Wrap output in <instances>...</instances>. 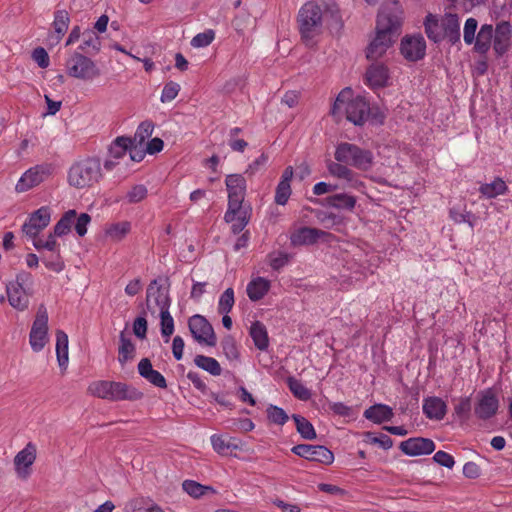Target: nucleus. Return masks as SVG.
<instances>
[{
    "instance_id": "nucleus-41",
    "label": "nucleus",
    "mask_w": 512,
    "mask_h": 512,
    "mask_svg": "<svg viewBox=\"0 0 512 512\" xmlns=\"http://www.w3.org/2000/svg\"><path fill=\"white\" fill-rule=\"evenodd\" d=\"M183 490L193 498H200L207 493L215 494L216 491L211 486H204L193 480H185L182 484Z\"/></svg>"
},
{
    "instance_id": "nucleus-56",
    "label": "nucleus",
    "mask_w": 512,
    "mask_h": 512,
    "mask_svg": "<svg viewBox=\"0 0 512 512\" xmlns=\"http://www.w3.org/2000/svg\"><path fill=\"white\" fill-rule=\"evenodd\" d=\"M180 91V85L174 81L167 82L161 92L160 100L162 103L173 101Z\"/></svg>"
},
{
    "instance_id": "nucleus-32",
    "label": "nucleus",
    "mask_w": 512,
    "mask_h": 512,
    "mask_svg": "<svg viewBox=\"0 0 512 512\" xmlns=\"http://www.w3.org/2000/svg\"><path fill=\"white\" fill-rule=\"evenodd\" d=\"M69 341L68 335L62 331H56V356L57 362L61 369L66 370L69 362Z\"/></svg>"
},
{
    "instance_id": "nucleus-17",
    "label": "nucleus",
    "mask_w": 512,
    "mask_h": 512,
    "mask_svg": "<svg viewBox=\"0 0 512 512\" xmlns=\"http://www.w3.org/2000/svg\"><path fill=\"white\" fill-rule=\"evenodd\" d=\"M400 450L407 456L429 455L435 450V443L428 438H409L400 444Z\"/></svg>"
},
{
    "instance_id": "nucleus-60",
    "label": "nucleus",
    "mask_w": 512,
    "mask_h": 512,
    "mask_svg": "<svg viewBox=\"0 0 512 512\" xmlns=\"http://www.w3.org/2000/svg\"><path fill=\"white\" fill-rule=\"evenodd\" d=\"M40 68H47L50 64V59L47 51L42 47H37L33 50L31 55Z\"/></svg>"
},
{
    "instance_id": "nucleus-40",
    "label": "nucleus",
    "mask_w": 512,
    "mask_h": 512,
    "mask_svg": "<svg viewBox=\"0 0 512 512\" xmlns=\"http://www.w3.org/2000/svg\"><path fill=\"white\" fill-rule=\"evenodd\" d=\"M331 207L352 211L356 205V198L347 193L334 194L327 199Z\"/></svg>"
},
{
    "instance_id": "nucleus-38",
    "label": "nucleus",
    "mask_w": 512,
    "mask_h": 512,
    "mask_svg": "<svg viewBox=\"0 0 512 512\" xmlns=\"http://www.w3.org/2000/svg\"><path fill=\"white\" fill-rule=\"evenodd\" d=\"M194 364L212 376H219L222 373V368L219 362L215 358L209 356L196 355L194 358Z\"/></svg>"
},
{
    "instance_id": "nucleus-33",
    "label": "nucleus",
    "mask_w": 512,
    "mask_h": 512,
    "mask_svg": "<svg viewBox=\"0 0 512 512\" xmlns=\"http://www.w3.org/2000/svg\"><path fill=\"white\" fill-rule=\"evenodd\" d=\"M507 192V184L499 177L495 178L491 183H483L479 187V193L485 199H493L497 196L505 195Z\"/></svg>"
},
{
    "instance_id": "nucleus-61",
    "label": "nucleus",
    "mask_w": 512,
    "mask_h": 512,
    "mask_svg": "<svg viewBox=\"0 0 512 512\" xmlns=\"http://www.w3.org/2000/svg\"><path fill=\"white\" fill-rule=\"evenodd\" d=\"M471 411V402L468 397L461 398L459 403L455 405L454 412L457 417L467 419Z\"/></svg>"
},
{
    "instance_id": "nucleus-26",
    "label": "nucleus",
    "mask_w": 512,
    "mask_h": 512,
    "mask_svg": "<svg viewBox=\"0 0 512 512\" xmlns=\"http://www.w3.org/2000/svg\"><path fill=\"white\" fill-rule=\"evenodd\" d=\"M125 512H165L149 497H136L126 502Z\"/></svg>"
},
{
    "instance_id": "nucleus-7",
    "label": "nucleus",
    "mask_w": 512,
    "mask_h": 512,
    "mask_svg": "<svg viewBox=\"0 0 512 512\" xmlns=\"http://www.w3.org/2000/svg\"><path fill=\"white\" fill-rule=\"evenodd\" d=\"M65 71L68 76L86 82H92L101 75L95 61L80 51H74L66 58Z\"/></svg>"
},
{
    "instance_id": "nucleus-54",
    "label": "nucleus",
    "mask_w": 512,
    "mask_h": 512,
    "mask_svg": "<svg viewBox=\"0 0 512 512\" xmlns=\"http://www.w3.org/2000/svg\"><path fill=\"white\" fill-rule=\"evenodd\" d=\"M477 28H478V21L475 18H468L465 21L464 29H463V39L465 44L471 45L475 41V38L477 36Z\"/></svg>"
},
{
    "instance_id": "nucleus-48",
    "label": "nucleus",
    "mask_w": 512,
    "mask_h": 512,
    "mask_svg": "<svg viewBox=\"0 0 512 512\" xmlns=\"http://www.w3.org/2000/svg\"><path fill=\"white\" fill-rule=\"evenodd\" d=\"M78 49L83 52L96 54L101 49V40L93 31L85 32L84 40Z\"/></svg>"
},
{
    "instance_id": "nucleus-18",
    "label": "nucleus",
    "mask_w": 512,
    "mask_h": 512,
    "mask_svg": "<svg viewBox=\"0 0 512 512\" xmlns=\"http://www.w3.org/2000/svg\"><path fill=\"white\" fill-rule=\"evenodd\" d=\"M252 208L244 199L228 201V209L224 219L227 223L238 222L239 224H248L251 218Z\"/></svg>"
},
{
    "instance_id": "nucleus-8",
    "label": "nucleus",
    "mask_w": 512,
    "mask_h": 512,
    "mask_svg": "<svg viewBox=\"0 0 512 512\" xmlns=\"http://www.w3.org/2000/svg\"><path fill=\"white\" fill-rule=\"evenodd\" d=\"M327 169L332 177L338 179V188L364 192L365 183L362 181L361 176L350 167L337 162H329Z\"/></svg>"
},
{
    "instance_id": "nucleus-2",
    "label": "nucleus",
    "mask_w": 512,
    "mask_h": 512,
    "mask_svg": "<svg viewBox=\"0 0 512 512\" xmlns=\"http://www.w3.org/2000/svg\"><path fill=\"white\" fill-rule=\"evenodd\" d=\"M342 113H345L348 121L355 125H362L370 113L369 102L363 96L354 97L351 88H344L336 97L332 107L334 116H339Z\"/></svg>"
},
{
    "instance_id": "nucleus-55",
    "label": "nucleus",
    "mask_w": 512,
    "mask_h": 512,
    "mask_svg": "<svg viewBox=\"0 0 512 512\" xmlns=\"http://www.w3.org/2000/svg\"><path fill=\"white\" fill-rule=\"evenodd\" d=\"M221 347L224 355L229 361H235L239 359V350L235 340L232 337H226L221 342Z\"/></svg>"
},
{
    "instance_id": "nucleus-37",
    "label": "nucleus",
    "mask_w": 512,
    "mask_h": 512,
    "mask_svg": "<svg viewBox=\"0 0 512 512\" xmlns=\"http://www.w3.org/2000/svg\"><path fill=\"white\" fill-rule=\"evenodd\" d=\"M131 146L130 137H117L109 146L108 154L110 155V158L119 161L126 156V153Z\"/></svg>"
},
{
    "instance_id": "nucleus-13",
    "label": "nucleus",
    "mask_w": 512,
    "mask_h": 512,
    "mask_svg": "<svg viewBox=\"0 0 512 512\" xmlns=\"http://www.w3.org/2000/svg\"><path fill=\"white\" fill-rule=\"evenodd\" d=\"M37 456L35 444L29 442L14 457V469L18 478L27 479L31 475V467Z\"/></svg>"
},
{
    "instance_id": "nucleus-3",
    "label": "nucleus",
    "mask_w": 512,
    "mask_h": 512,
    "mask_svg": "<svg viewBox=\"0 0 512 512\" xmlns=\"http://www.w3.org/2000/svg\"><path fill=\"white\" fill-rule=\"evenodd\" d=\"M334 158V162L362 172L370 171L375 163L374 153L370 149L349 142H341L336 146Z\"/></svg>"
},
{
    "instance_id": "nucleus-1",
    "label": "nucleus",
    "mask_w": 512,
    "mask_h": 512,
    "mask_svg": "<svg viewBox=\"0 0 512 512\" xmlns=\"http://www.w3.org/2000/svg\"><path fill=\"white\" fill-rule=\"evenodd\" d=\"M402 22V11L398 1L385 2L377 17L376 34L366 49L369 60L381 58L396 41Z\"/></svg>"
},
{
    "instance_id": "nucleus-30",
    "label": "nucleus",
    "mask_w": 512,
    "mask_h": 512,
    "mask_svg": "<svg viewBox=\"0 0 512 512\" xmlns=\"http://www.w3.org/2000/svg\"><path fill=\"white\" fill-rule=\"evenodd\" d=\"M364 417L376 424H381L392 419L393 410L388 405L375 404L365 410Z\"/></svg>"
},
{
    "instance_id": "nucleus-43",
    "label": "nucleus",
    "mask_w": 512,
    "mask_h": 512,
    "mask_svg": "<svg viewBox=\"0 0 512 512\" xmlns=\"http://www.w3.org/2000/svg\"><path fill=\"white\" fill-rule=\"evenodd\" d=\"M308 460L319 462L322 464H331L334 461L333 453L326 447L321 445H312Z\"/></svg>"
},
{
    "instance_id": "nucleus-5",
    "label": "nucleus",
    "mask_w": 512,
    "mask_h": 512,
    "mask_svg": "<svg viewBox=\"0 0 512 512\" xmlns=\"http://www.w3.org/2000/svg\"><path fill=\"white\" fill-rule=\"evenodd\" d=\"M298 24L303 42L307 46L314 45V39L321 33L323 11L315 2L305 3L298 12Z\"/></svg>"
},
{
    "instance_id": "nucleus-53",
    "label": "nucleus",
    "mask_w": 512,
    "mask_h": 512,
    "mask_svg": "<svg viewBox=\"0 0 512 512\" xmlns=\"http://www.w3.org/2000/svg\"><path fill=\"white\" fill-rule=\"evenodd\" d=\"M215 39V32L212 29L205 30L204 32L195 35L190 44L194 48H203L209 46Z\"/></svg>"
},
{
    "instance_id": "nucleus-64",
    "label": "nucleus",
    "mask_w": 512,
    "mask_h": 512,
    "mask_svg": "<svg viewBox=\"0 0 512 512\" xmlns=\"http://www.w3.org/2000/svg\"><path fill=\"white\" fill-rule=\"evenodd\" d=\"M164 142L162 139L155 137L146 143L145 151L147 154L154 155L163 150Z\"/></svg>"
},
{
    "instance_id": "nucleus-9",
    "label": "nucleus",
    "mask_w": 512,
    "mask_h": 512,
    "mask_svg": "<svg viewBox=\"0 0 512 512\" xmlns=\"http://www.w3.org/2000/svg\"><path fill=\"white\" fill-rule=\"evenodd\" d=\"M48 341V312L46 307L41 304L37 309L36 317L29 333V344L34 352H40Z\"/></svg>"
},
{
    "instance_id": "nucleus-44",
    "label": "nucleus",
    "mask_w": 512,
    "mask_h": 512,
    "mask_svg": "<svg viewBox=\"0 0 512 512\" xmlns=\"http://www.w3.org/2000/svg\"><path fill=\"white\" fill-rule=\"evenodd\" d=\"M292 258V255L288 252L277 250L272 251L267 255V261L270 267L278 271L288 265Z\"/></svg>"
},
{
    "instance_id": "nucleus-22",
    "label": "nucleus",
    "mask_w": 512,
    "mask_h": 512,
    "mask_svg": "<svg viewBox=\"0 0 512 512\" xmlns=\"http://www.w3.org/2000/svg\"><path fill=\"white\" fill-rule=\"evenodd\" d=\"M139 375L157 388L165 389L167 382L165 377L157 370H154L148 358L140 360L137 366Z\"/></svg>"
},
{
    "instance_id": "nucleus-50",
    "label": "nucleus",
    "mask_w": 512,
    "mask_h": 512,
    "mask_svg": "<svg viewBox=\"0 0 512 512\" xmlns=\"http://www.w3.org/2000/svg\"><path fill=\"white\" fill-rule=\"evenodd\" d=\"M235 303L233 288H227L220 296L218 311L220 314H228Z\"/></svg>"
},
{
    "instance_id": "nucleus-35",
    "label": "nucleus",
    "mask_w": 512,
    "mask_h": 512,
    "mask_svg": "<svg viewBox=\"0 0 512 512\" xmlns=\"http://www.w3.org/2000/svg\"><path fill=\"white\" fill-rule=\"evenodd\" d=\"M250 336H251L255 346L259 350L264 351L268 348L269 338H268L267 329L264 326V324H262L259 321L252 323V325L250 327Z\"/></svg>"
},
{
    "instance_id": "nucleus-59",
    "label": "nucleus",
    "mask_w": 512,
    "mask_h": 512,
    "mask_svg": "<svg viewBox=\"0 0 512 512\" xmlns=\"http://www.w3.org/2000/svg\"><path fill=\"white\" fill-rule=\"evenodd\" d=\"M244 228L245 226H233V233L239 236L234 245L235 250H240L248 244L250 235L248 231H243Z\"/></svg>"
},
{
    "instance_id": "nucleus-57",
    "label": "nucleus",
    "mask_w": 512,
    "mask_h": 512,
    "mask_svg": "<svg viewBox=\"0 0 512 512\" xmlns=\"http://www.w3.org/2000/svg\"><path fill=\"white\" fill-rule=\"evenodd\" d=\"M148 190L145 185L138 184L133 186L126 194L129 203H138L146 198Z\"/></svg>"
},
{
    "instance_id": "nucleus-25",
    "label": "nucleus",
    "mask_w": 512,
    "mask_h": 512,
    "mask_svg": "<svg viewBox=\"0 0 512 512\" xmlns=\"http://www.w3.org/2000/svg\"><path fill=\"white\" fill-rule=\"evenodd\" d=\"M423 412L431 420H442L446 415L447 405L439 397H428L423 400Z\"/></svg>"
},
{
    "instance_id": "nucleus-24",
    "label": "nucleus",
    "mask_w": 512,
    "mask_h": 512,
    "mask_svg": "<svg viewBox=\"0 0 512 512\" xmlns=\"http://www.w3.org/2000/svg\"><path fill=\"white\" fill-rule=\"evenodd\" d=\"M494 28L491 24H483L475 38L474 51L480 55H486L493 46Z\"/></svg>"
},
{
    "instance_id": "nucleus-34",
    "label": "nucleus",
    "mask_w": 512,
    "mask_h": 512,
    "mask_svg": "<svg viewBox=\"0 0 512 512\" xmlns=\"http://www.w3.org/2000/svg\"><path fill=\"white\" fill-rule=\"evenodd\" d=\"M70 17L66 10H57L54 13V21L52 23L53 32L52 38L58 43L68 30Z\"/></svg>"
},
{
    "instance_id": "nucleus-47",
    "label": "nucleus",
    "mask_w": 512,
    "mask_h": 512,
    "mask_svg": "<svg viewBox=\"0 0 512 512\" xmlns=\"http://www.w3.org/2000/svg\"><path fill=\"white\" fill-rule=\"evenodd\" d=\"M287 384L291 393L299 400L307 401L311 398V391L300 380L289 377Z\"/></svg>"
},
{
    "instance_id": "nucleus-21",
    "label": "nucleus",
    "mask_w": 512,
    "mask_h": 512,
    "mask_svg": "<svg viewBox=\"0 0 512 512\" xmlns=\"http://www.w3.org/2000/svg\"><path fill=\"white\" fill-rule=\"evenodd\" d=\"M389 79V70L383 63H373L366 69L364 80L371 89L387 86Z\"/></svg>"
},
{
    "instance_id": "nucleus-28",
    "label": "nucleus",
    "mask_w": 512,
    "mask_h": 512,
    "mask_svg": "<svg viewBox=\"0 0 512 512\" xmlns=\"http://www.w3.org/2000/svg\"><path fill=\"white\" fill-rule=\"evenodd\" d=\"M271 282L264 277L253 278L247 285L246 292L251 301L262 299L270 290Z\"/></svg>"
},
{
    "instance_id": "nucleus-51",
    "label": "nucleus",
    "mask_w": 512,
    "mask_h": 512,
    "mask_svg": "<svg viewBox=\"0 0 512 512\" xmlns=\"http://www.w3.org/2000/svg\"><path fill=\"white\" fill-rule=\"evenodd\" d=\"M267 417L270 422L283 426L289 419L287 413L280 407L270 404L267 407Z\"/></svg>"
},
{
    "instance_id": "nucleus-36",
    "label": "nucleus",
    "mask_w": 512,
    "mask_h": 512,
    "mask_svg": "<svg viewBox=\"0 0 512 512\" xmlns=\"http://www.w3.org/2000/svg\"><path fill=\"white\" fill-rule=\"evenodd\" d=\"M424 26L426 35L430 40L437 43L443 39L442 22L439 23L436 16L428 14L426 16Z\"/></svg>"
},
{
    "instance_id": "nucleus-45",
    "label": "nucleus",
    "mask_w": 512,
    "mask_h": 512,
    "mask_svg": "<svg viewBox=\"0 0 512 512\" xmlns=\"http://www.w3.org/2000/svg\"><path fill=\"white\" fill-rule=\"evenodd\" d=\"M292 418L295 421L297 432L303 438L307 440H313L316 438V432L313 425L305 417L294 414Z\"/></svg>"
},
{
    "instance_id": "nucleus-4",
    "label": "nucleus",
    "mask_w": 512,
    "mask_h": 512,
    "mask_svg": "<svg viewBox=\"0 0 512 512\" xmlns=\"http://www.w3.org/2000/svg\"><path fill=\"white\" fill-rule=\"evenodd\" d=\"M87 391L92 396L114 402L135 401L143 397L142 392L128 384L108 380L93 381Z\"/></svg>"
},
{
    "instance_id": "nucleus-12",
    "label": "nucleus",
    "mask_w": 512,
    "mask_h": 512,
    "mask_svg": "<svg viewBox=\"0 0 512 512\" xmlns=\"http://www.w3.org/2000/svg\"><path fill=\"white\" fill-rule=\"evenodd\" d=\"M189 330L194 339L208 346L216 345V336L211 324L201 315H194L189 319Z\"/></svg>"
},
{
    "instance_id": "nucleus-10",
    "label": "nucleus",
    "mask_w": 512,
    "mask_h": 512,
    "mask_svg": "<svg viewBox=\"0 0 512 512\" xmlns=\"http://www.w3.org/2000/svg\"><path fill=\"white\" fill-rule=\"evenodd\" d=\"M499 399L492 389L480 391L476 396L474 414L481 420H488L496 415Z\"/></svg>"
},
{
    "instance_id": "nucleus-62",
    "label": "nucleus",
    "mask_w": 512,
    "mask_h": 512,
    "mask_svg": "<svg viewBox=\"0 0 512 512\" xmlns=\"http://www.w3.org/2000/svg\"><path fill=\"white\" fill-rule=\"evenodd\" d=\"M433 460L437 464L449 469H451L455 464L454 458L444 451H437L433 456Z\"/></svg>"
},
{
    "instance_id": "nucleus-11",
    "label": "nucleus",
    "mask_w": 512,
    "mask_h": 512,
    "mask_svg": "<svg viewBox=\"0 0 512 512\" xmlns=\"http://www.w3.org/2000/svg\"><path fill=\"white\" fill-rule=\"evenodd\" d=\"M147 309L152 313L157 311L169 310L170 298L168 289L159 284L157 280H153L146 292Z\"/></svg>"
},
{
    "instance_id": "nucleus-27",
    "label": "nucleus",
    "mask_w": 512,
    "mask_h": 512,
    "mask_svg": "<svg viewBox=\"0 0 512 512\" xmlns=\"http://www.w3.org/2000/svg\"><path fill=\"white\" fill-rule=\"evenodd\" d=\"M210 442L213 450L219 455H227L230 450L240 449L237 440L227 435L213 434L210 437Z\"/></svg>"
},
{
    "instance_id": "nucleus-19",
    "label": "nucleus",
    "mask_w": 512,
    "mask_h": 512,
    "mask_svg": "<svg viewBox=\"0 0 512 512\" xmlns=\"http://www.w3.org/2000/svg\"><path fill=\"white\" fill-rule=\"evenodd\" d=\"M6 293L9 304L18 311H24L29 306V297L26 289L20 282V277L9 282L6 286Z\"/></svg>"
},
{
    "instance_id": "nucleus-15",
    "label": "nucleus",
    "mask_w": 512,
    "mask_h": 512,
    "mask_svg": "<svg viewBox=\"0 0 512 512\" xmlns=\"http://www.w3.org/2000/svg\"><path fill=\"white\" fill-rule=\"evenodd\" d=\"M401 54L409 61H418L425 56L426 42L422 35L405 36L401 41Z\"/></svg>"
},
{
    "instance_id": "nucleus-46",
    "label": "nucleus",
    "mask_w": 512,
    "mask_h": 512,
    "mask_svg": "<svg viewBox=\"0 0 512 512\" xmlns=\"http://www.w3.org/2000/svg\"><path fill=\"white\" fill-rule=\"evenodd\" d=\"M91 217L87 213H78L75 209L66 211L56 224H89Z\"/></svg>"
},
{
    "instance_id": "nucleus-31",
    "label": "nucleus",
    "mask_w": 512,
    "mask_h": 512,
    "mask_svg": "<svg viewBox=\"0 0 512 512\" xmlns=\"http://www.w3.org/2000/svg\"><path fill=\"white\" fill-rule=\"evenodd\" d=\"M443 38L446 37L452 44L460 41V23L456 14H447L442 20Z\"/></svg>"
},
{
    "instance_id": "nucleus-6",
    "label": "nucleus",
    "mask_w": 512,
    "mask_h": 512,
    "mask_svg": "<svg viewBox=\"0 0 512 512\" xmlns=\"http://www.w3.org/2000/svg\"><path fill=\"white\" fill-rule=\"evenodd\" d=\"M101 164L97 158H86L74 163L68 171V182L77 189L91 187L101 178Z\"/></svg>"
},
{
    "instance_id": "nucleus-49",
    "label": "nucleus",
    "mask_w": 512,
    "mask_h": 512,
    "mask_svg": "<svg viewBox=\"0 0 512 512\" xmlns=\"http://www.w3.org/2000/svg\"><path fill=\"white\" fill-rule=\"evenodd\" d=\"M51 220V209L48 206H42L32 212L24 224H49Z\"/></svg>"
},
{
    "instance_id": "nucleus-20",
    "label": "nucleus",
    "mask_w": 512,
    "mask_h": 512,
    "mask_svg": "<svg viewBox=\"0 0 512 512\" xmlns=\"http://www.w3.org/2000/svg\"><path fill=\"white\" fill-rule=\"evenodd\" d=\"M512 27L507 21H501L496 24L493 37V50L499 57L503 56L509 50L511 45Z\"/></svg>"
},
{
    "instance_id": "nucleus-52",
    "label": "nucleus",
    "mask_w": 512,
    "mask_h": 512,
    "mask_svg": "<svg viewBox=\"0 0 512 512\" xmlns=\"http://www.w3.org/2000/svg\"><path fill=\"white\" fill-rule=\"evenodd\" d=\"M161 318V334L166 338V342L169 341L170 336L174 332V320L169 310L159 312Z\"/></svg>"
},
{
    "instance_id": "nucleus-14",
    "label": "nucleus",
    "mask_w": 512,
    "mask_h": 512,
    "mask_svg": "<svg viewBox=\"0 0 512 512\" xmlns=\"http://www.w3.org/2000/svg\"><path fill=\"white\" fill-rule=\"evenodd\" d=\"M51 174L50 165H36L28 169L16 184L17 192H26L42 183Z\"/></svg>"
},
{
    "instance_id": "nucleus-58",
    "label": "nucleus",
    "mask_w": 512,
    "mask_h": 512,
    "mask_svg": "<svg viewBox=\"0 0 512 512\" xmlns=\"http://www.w3.org/2000/svg\"><path fill=\"white\" fill-rule=\"evenodd\" d=\"M291 185L279 182L275 191V202L285 205L291 196Z\"/></svg>"
},
{
    "instance_id": "nucleus-29",
    "label": "nucleus",
    "mask_w": 512,
    "mask_h": 512,
    "mask_svg": "<svg viewBox=\"0 0 512 512\" xmlns=\"http://www.w3.org/2000/svg\"><path fill=\"white\" fill-rule=\"evenodd\" d=\"M324 233L307 226L301 227L291 236V243L297 245H309L315 243Z\"/></svg>"
},
{
    "instance_id": "nucleus-42",
    "label": "nucleus",
    "mask_w": 512,
    "mask_h": 512,
    "mask_svg": "<svg viewBox=\"0 0 512 512\" xmlns=\"http://www.w3.org/2000/svg\"><path fill=\"white\" fill-rule=\"evenodd\" d=\"M154 131V124L151 121H144L140 123L137 130L131 140V145L143 146L144 143L151 137Z\"/></svg>"
},
{
    "instance_id": "nucleus-63",
    "label": "nucleus",
    "mask_w": 512,
    "mask_h": 512,
    "mask_svg": "<svg viewBox=\"0 0 512 512\" xmlns=\"http://www.w3.org/2000/svg\"><path fill=\"white\" fill-rule=\"evenodd\" d=\"M133 332L140 338L144 339L147 333V321L144 317H137L133 323Z\"/></svg>"
},
{
    "instance_id": "nucleus-39",
    "label": "nucleus",
    "mask_w": 512,
    "mask_h": 512,
    "mask_svg": "<svg viewBox=\"0 0 512 512\" xmlns=\"http://www.w3.org/2000/svg\"><path fill=\"white\" fill-rule=\"evenodd\" d=\"M118 352V361L122 366L135 357L136 347L130 339L125 337L124 332H121L120 334V346Z\"/></svg>"
},
{
    "instance_id": "nucleus-16",
    "label": "nucleus",
    "mask_w": 512,
    "mask_h": 512,
    "mask_svg": "<svg viewBox=\"0 0 512 512\" xmlns=\"http://www.w3.org/2000/svg\"><path fill=\"white\" fill-rule=\"evenodd\" d=\"M25 233L32 239V243L37 250L47 249L55 250L56 240L52 231H46L47 226H23Z\"/></svg>"
},
{
    "instance_id": "nucleus-23",
    "label": "nucleus",
    "mask_w": 512,
    "mask_h": 512,
    "mask_svg": "<svg viewBox=\"0 0 512 512\" xmlns=\"http://www.w3.org/2000/svg\"><path fill=\"white\" fill-rule=\"evenodd\" d=\"M225 185L228 192V201L245 199L247 184L242 174L227 175Z\"/></svg>"
}]
</instances>
